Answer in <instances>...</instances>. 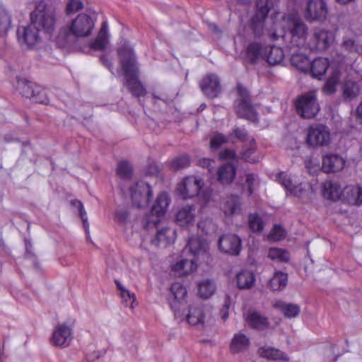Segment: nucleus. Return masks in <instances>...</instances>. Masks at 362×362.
Instances as JSON below:
<instances>
[{
	"mask_svg": "<svg viewBox=\"0 0 362 362\" xmlns=\"http://www.w3.org/2000/svg\"><path fill=\"white\" fill-rule=\"evenodd\" d=\"M133 173V168L131 164L126 161L122 160L119 163L117 168V174L122 179L131 178Z\"/></svg>",
	"mask_w": 362,
	"mask_h": 362,
	"instance_id": "nucleus-47",
	"label": "nucleus"
},
{
	"mask_svg": "<svg viewBox=\"0 0 362 362\" xmlns=\"http://www.w3.org/2000/svg\"><path fill=\"white\" fill-rule=\"evenodd\" d=\"M272 0H257L254 15L250 19V27L255 36L260 37L264 31V21L273 7Z\"/></svg>",
	"mask_w": 362,
	"mask_h": 362,
	"instance_id": "nucleus-7",
	"label": "nucleus"
},
{
	"mask_svg": "<svg viewBox=\"0 0 362 362\" xmlns=\"http://www.w3.org/2000/svg\"><path fill=\"white\" fill-rule=\"evenodd\" d=\"M344 165V159L337 154H327L322 157V170L326 173L339 172Z\"/></svg>",
	"mask_w": 362,
	"mask_h": 362,
	"instance_id": "nucleus-22",
	"label": "nucleus"
},
{
	"mask_svg": "<svg viewBox=\"0 0 362 362\" xmlns=\"http://www.w3.org/2000/svg\"><path fill=\"white\" fill-rule=\"evenodd\" d=\"M129 216V214L127 211L119 210L115 214V218L118 222H119L121 223H124L127 221Z\"/></svg>",
	"mask_w": 362,
	"mask_h": 362,
	"instance_id": "nucleus-60",
	"label": "nucleus"
},
{
	"mask_svg": "<svg viewBox=\"0 0 362 362\" xmlns=\"http://www.w3.org/2000/svg\"><path fill=\"white\" fill-rule=\"evenodd\" d=\"M208 249V243L204 238L191 237L182 252L183 257L173 266V270L178 276L189 274L197 269V260L199 256L204 255Z\"/></svg>",
	"mask_w": 362,
	"mask_h": 362,
	"instance_id": "nucleus-3",
	"label": "nucleus"
},
{
	"mask_svg": "<svg viewBox=\"0 0 362 362\" xmlns=\"http://www.w3.org/2000/svg\"><path fill=\"white\" fill-rule=\"evenodd\" d=\"M274 308L279 309L287 318L296 317L300 312V308L298 305L284 301L276 302Z\"/></svg>",
	"mask_w": 362,
	"mask_h": 362,
	"instance_id": "nucleus-34",
	"label": "nucleus"
},
{
	"mask_svg": "<svg viewBox=\"0 0 362 362\" xmlns=\"http://www.w3.org/2000/svg\"><path fill=\"white\" fill-rule=\"evenodd\" d=\"M342 198L350 205H361L362 187L358 185L346 186L342 191Z\"/></svg>",
	"mask_w": 362,
	"mask_h": 362,
	"instance_id": "nucleus-24",
	"label": "nucleus"
},
{
	"mask_svg": "<svg viewBox=\"0 0 362 362\" xmlns=\"http://www.w3.org/2000/svg\"><path fill=\"white\" fill-rule=\"evenodd\" d=\"M107 23L104 21L101 25L96 38L90 42V49L100 51L105 49L107 44Z\"/></svg>",
	"mask_w": 362,
	"mask_h": 362,
	"instance_id": "nucleus-29",
	"label": "nucleus"
},
{
	"mask_svg": "<svg viewBox=\"0 0 362 362\" xmlns=\"http://www.w3.org/2000/svg\"><path fill=\"white\" fill-rule=\"evenodd\" d=\"M286 237V231L280 225H275L269 234V238L278 241Z\"/></svg>",
	"mask_w": 362,
	"mask_h": 362,
	"instance_id": "nucleus-58",
	"label": "nucleus"
},
{
	"mask_svg": "<svg viewBox=\"0 0 362 362\" xmlns=\"http://www.w3.org/2000/svg\"><path fill=\"white\" fill-rule=\"evenodd\" d=\"M100 59L102 64L112 72L113 65L111 61L105 55H102Z\"/></svg>",
	"mask_w": 362,
	"mask_h": 362,
	"instance_id": "nucleus-63",
	"label": "nucleus"
},
{
	"mask_svg": "<svg viewBox=\"0 0 362 362\" xmlns=\"http://www.w3.org/2000/svg\"><path fill=\"white\" fill-rule=\"evenodd\" d=\"M255 149L256 142L255 140L252 138L250 140V146L247 148H245L242 152V159L250 163H255L257 160L254 157H252V154L255 153Z\"/></svg>",
	"mask_w": 362,
	"mask_h": 362,
	"instance_id": "nucleus-50",
	"label": "nucleus"
},
{
	"mask_svg": "<svg viewBox=\"0 0 362 362\" xmlns=\"http://www.w3.org/2000/svg\"><path fill=\"white\" fill-rule=\"evenodd\" d=\"M30 21L44 35L45 39L51 37L57 21L54 10L40 4L30 13Z\"/></svg>",
	"mask_w": 362,
	"mask_h": 362,
	"instance_id": "nucleus-4",
	"label": "nucleus"
},
{
	"mask_svg": "<svg viewBox=\"0 0 362 362\" xmlns=\"http://www.w3.org/2000/svg\"><path fill=\"white\" fill-rule=\"evenodd\" d=\"M199 86L204 94L210 98H214L221 92L218 77L215 74H209L200 81Z\"/></svg>",
	"mask_w": 362,
	"mask_h": 362,
	"instance_id": "nucleus-19",
	"label": "nucleus"
},
{
	"mask_svg": "<svg viewBox=\"0 0 362 362\" xmlns=\"http://www.w3.org/2000/svg\"><path fill=\"white\" fill-rule=\"evenodd\" d=\"M236 279L238 286L240 289L250 288L255 281V276L254 274L248 270L240 272L237 274Z\"/></svg>",
	"mask_w": 362,
	"mask_h": 362,
	"instance_id": "nucleus-39",
	"label": "nucleus"
},
{
	"mask_svg": "<svg viewBox=\"0 0 362 362\" xmlns=\"http://www.w3.org/2000/svg\"><path fill=\"white\" fill-rule=\"evenodd\" d=\"M290 23L291 42L293 46L300 47L305 44L308 27L301 20L294 17L290 18Z\"/></svg>",
	"mask_w": 362,
	"mask_h": 362,
	"instance_id": "nucleus-16",
	"label": "nucleus"
},
{
	"mask_svg": "<svg viewBox=\"0 0 362 362\" xmlns=\"http://www.w3.org/2000/svg\"><path fill=\"white\" fill-rule=\"evenodd\" d=\"M175 238V230L165 227L158 230L156 237L151 240V243L158 247H166L173 243Z\"/></svg>",
	"mask_w": 362,
	"mask_h": 362,
	"instance_id": "nucleus-23",
	"label": "nucleus"
},
{
	"mask_svg": "<svg viewBox=\"0 0 362 362\" xmlns=\"http://www.w3.org/2000/svg\"><path fill=\"white\" fill-rule=\"evenodd\" d=\"M203 186V181L194 176L185 177L183 181L178 184L177 187V194L182 199H186L197 196Z\"/></svg>",
	"mask_w": 362,
	"mask_h": 362,
	"instance_id": "nucleus-13",
	"label": "nucleus"
},
{
	"mask_svg": "<svg viewBox=\"0 0 362 362\" xmlns=\"http://www.w3.org/2000/svg\"><path fill=\"white\" fill-rule=\"evenodd\" d=\"M288 284V274L281 271L274 272L272 278L269 281V286L274 291L284 290Z\"/></svg>",
	"mask_w": 362,
	"mask_h": 362,
	"instance_id": "nucleus-35",
	"label": "nucleus"
},
{
	"mask_svg": "<svg viewBox=\"0 0 362 362\" xmlns=\"http://www.w3.org/2000/svg\"><path fill=\"white\" fill-rule=\"evenodd\" d=\"M266 49L267 52L265 54L264 59H266L269 65L274 66L282 62L284 53L281 48L276 46L266 45Z\"/></svg>",
	"mask_w": 362,
	"mask_h": 362,
	"instance_id": "nucleus-33",
	"label": "nucleus"
},
{
	"mask_svg": "<svg viewBox=\"0 0 362 362\" xmlns=\"http://www.w3.org/2000/svg\"><path fill=\"white\" fill-rule=\"evenodd\" d=\"M245 177L243 188L247 190L249 195H251L255 191V185L257 176L253 173H247Z\"/></svg>",
	"mask_w": 362,
	"mask_h": 362,
	"instance_id": "nucleus-55",
	"label": "nucleus"
},
{
	"mask_svg": "<svg viewBox=\"0 0 362 362\" xmlns=\"http://www.w3.org/2000/svg\"><path fill=\"white\" fill-rule=\"evenodd\" d=\"M341 48L349 53L356 52L358 51V45L353 38L346 37L343 39Z\"/></svg>",
	"mask_w": 362,
	"mask_h": 362,
	"instance_id": "nucleus-56",
	"label": "nucleus"
},
{
	"mask_svg": "<svg viewBox=\"0 0 362 362\" xmlns=\"http://www.w3.org/2000/svg\"><path fill=\"white\" fill-rule=\"evenodd\" d=\"M218 247L221 252L235 256L239 255L241 250V240L237 235L224 234L219 238Z\"/></svg>",
	"mask_w": 362,
	"mask_h": 362,
	"instance_id": "nucleus-15",
	"label": "nucleus"
},
{
	"mask_svg": "<svg viewBox=\"0 0 362 362\" xmlns=\"http://www.w3.org/2000/svg\"><path fill=\"white\" fill-rule=\"evenodd\" d=\"M240 197L237 195H230L226 198L221 209L226 216H232L240 212Z\"/></svg>",
	"mask_w": 362,
	"mask_h": 362,
	"instance_id": "nucleus-31",
	"label": "nucleus"
},
{
	"mask_svg": "<svg viewBox=\"0 0 362 362\" xmlns=\"http://www.w3.org/2000/svg\"><path fill=\"white\" fill-rule=\"evenodd\" d=\"M134 206L138 208L147 206L153 197L151 187L143 180L134 182L129 188Z\"/></svg>",
	"mask_w": 362,
	"mask_h": 362,
	"instance_id": "nucleus-9",
	"label": "nucleus"
},
{
	"mask_svg": "<svg viewBox=\"0 0 362 362\" xmlns=\"http://www.w3.org/2000/svg\"><path fill=\"white\" fill-rule=\"evenodd\" d=\"M306 141L312 146H327L330 141L329 131L324 125L310 126L308 130Z\"/></svg>",
	"mask_w": 362,
	"mask_h": 362,
	"instance_id": "nucleus-12",
	"label": "nucleus"
},
{
	"mask_svg": "<svg viewBox=\"0 0 362 362\" xmlns=\"http://www.w3.org/2000/svg\"><path fill=\"white\" fill-rule=\"evenodd\" d=\"M195 218V209L192 206H186L180 209L175 217L177 224L181 227L189 228L193 225Z\"/></svg>",
	"mask_w": 362,
	"mask_h": 362,
	"instance_id": "nucleus-25",
	"label": "nucleus"
},
{
	"mask_svg": "<svg viewBox=\"0 0 362 362\" xmlns=\"http://www.w3.org/2000/svg\"><path fill=\"white\" fill-rule=\"evenodd\" d=\"M238 98L234 102V108L238 117L252 122H257L258 114L255 105L251 101V96L246 88L242 84L237 85Z\"/></svg>",
	"mask_w": 362,
	"mask_h": 362,
	"instance_id": "nucleus-5",
	"label": "nucleus"
},
{
	"mask_svg": "<svg viewBox=\"0 0 362 362\" xmlns=\"http://www.w3.org/2000/svg\"><path fill=\"white\" fill-rule=\"evenodd\" d=\"M120 64L124 72V85L135 97L140 98L146 94V90L139 79V68L133 48L124 42L118 49Z\"/></svg>",
	"mask_w": 362,
	"mask_h": 362,
	"instance_id": "nucleus-2",
	"label": "nucleus"
},
{
	"mask_svg": "<svg viewBox=\"0 0 362 362\" xmlns=\"http://www.w3.org/2000/svg\"><path fill=\"white\" fill-rule=\"evenodd\" d=\"M291 63L302 72H308L310 70L311 62L308 57L303 53H293L291 57Z\"/></svg>",
	"mask_w": 362,
	"mask_h": 362,
	"instance_id": "nucleus-37",
	"label": "nucleus"
},
{
	"mask_svg": "<svg viewBox=\"0 0 362 362\" xmlns=\"http://www.w3.org/2000/svg\"><path fill=\"white\" fill-rule=\"evenodd\" d=\"M327 15V6L325 0H309L305 18L309 21H323Z\"/></svg>",
	"mask_w": 362,
	"mask_h": 362,
	"instance_id": "nucleus-14",
	"label": "nucleus"
},
{
	"mask_svg": "<svg viewBox=\"0 0 362 362\" xmlns=\"http://www.w3.org/2000/svg\"><path fill=\"white\" fill-rule=\"evenodd\" d=\"M276 180L284 187L286 195L300 197L304 191L302 183L297 182L291 175L286 172L279 173L276 175Z\"/></svg>",
	"mask_w": 362,
	"mask_h": 362,
	"instance_id": "nucleus-17",
	"label": "nucleus"
},
{
	"mask_svg": "<svg viewBox=\"0 0 362 362\" xmlns=\"http://www.w3.org/2000/svg\"><path fill=\"white\" fill-rule=\"evenodd\" d=\"M342 97L344 99L351 101L356 98L360 93L358 84L353 81L346 80L341 86Z\"/></svg>",
	"mask_w": 362,
	"mask_h": 362,
	"instance_id": "nucleus-36",
	"label": "nucleus"
},
{
	"mask_svg": "<svg viewBox=\"0 0 362 362\" xmlns=\"http://www.w3.org/2000/svg\"><path fill=\"white\" fill-rule=\"evenodd\" d=\"M83 8V3L81 0H68L65 13L66 16L80 11Z\"/></svg>",
	"mask_w": 362,
	"mask_h": 362,
	"instance_id": "nucleus-52",
	"label": "nucleus"
},
{
	"mask_svg": "<svg viewBox=\"0 0 362 362\" xmlns=\"http://www.w3.org/2000/svg\"><path fill=\"white\" fill-rule=\"evenodd\" d=\"M334 40V33L328 30L315 28L308 42L311 51L322 52L327 49Z\"/></svg>",
	"mask_w": 362,
	"mask_h": 362,
	"instance_id": "nucleus-10",
	"label": "nucleus"
},
{
	"mask_svg": "<svg viewBox=\"0 0 362 362\" xmlns=\"http://www.w3.org/2000/svg\"><path fill=\"white\" fill-rule=\"evenodd\" d=\"M216 286L210 280L203 281L199 284V295L202 298H210L215 292Z\"/></svg>",
	"mask_w": 362,
	"mask_h": 362,
	"instance_id": "nucleus-44",
	"label": "nucleus"
},
{
	"mask_svg": "<svg viewBox=\"0 0 362 362\" xmlns=\"http://www.w3.org/2000/svg\"><path fill=\"white\" fill-rule=\"evenodd\" d=\"M295 107L302 118H314L320 110L316 91L311 90L300 95L295 101Z\"/></svg>",
	"mask_w": 362,
	"mask_h": 362,
	"instance_id": "nucleus-6",
	"label": "nucleus"
},
{
	"mask_svg": "<svg viewBox=\"0 0 362 362\" xmlns=\"http://www.w3.org/2000/svg\"><path fill=\"white\" fill-rule=\"evenodd\" d=\"M212 161H213L212 160L209 159V158H202V159L199 160V163L202 167L206 168H209V167L211 165V163Z\"/></svg>",
	"mask_w": 362,
	"mask_h": 362,
	"instance_id": "nucleus-64",
	"label": "nucleus"
},
{
	"mask_svg": "<svg viewBox=\"0 0 362 362\" xmlns=\"http://www.w3.org/2000/svg\"><path fill=\"white\" fill-rule=\"evenodd\" d=\"M170 292L174 296V299L170 303L172 310L174 311L176 318L183 320V317L180 315V308L178 304L185 299L187 296V291L186 288L180 283L175 282L172 284L170 287Z\"/></svg>",
	"mask_w": 362,
	"mask_h": 362,
	"instance_id": "nucleus-21",
	"label": "nucleus"
},
{
	"mask_svg": "<svg viewBox=\"0 0 362 362\" xmlns=\"http://www.w3.org/2000/svg\"><path fill=\"white\" fill-rule=\"evenodd\" d=\"M236 174V168L232 163L221 165L218 170V180L223 185L230 184Z\"/></svg>",
	"mask_w": 362,
	"mask_h": 362,
	"instance_id": "nucleus-30",
	"label": "nucleus"
},
{
	"mask_svg": "<svg viewBox=\"0 0 362 362\" xmlns=\"http://www.w3.org/2000/svg\"><path fill=\"white\" fill-rule=\"evenodd\" d=\"M328 67L329 62L327 59L318 57L311 62L309 71L314 78L320 79L326 73Z\"/></svg>",
	"mask_w": 362,
	"mask_h": 362,
	"instance_id": "nucleus-32",
	"label": "nucleus"
},
{
	"mask_svg": "<svg viewBox=\"0 0 362 362\" xmlns=\"http://www.w3.org/2000/svg\"><path fill=\"white\" fill-rule=\"evenodd\" d=\"M35 85V83L25 78L18 79L17 81V89L23 97L29 99L32 98V90Z\"/></svg>",
	"mask_w": 362,
	"mask_h": 362,
	"instance_id": "nucleus-43",
	"label": "nucleus"
},
{
	"mask_svg": "<svg viewBox=\"0 0 362 362\" xmlns=\"http://www.w3.org/2000/svg\"><path fill=\"white\" fill-rule=\"evenodd\" d=\"M185 317L187 322L191 325H202L205 318L202 304L194 303L189 306V313Z\"/></svg>",
	"mask_w": 362,
	"mask_h": 362,
	"instance_id": "nucleus-26",
	"label": "nucleus"
},
{
	"mask_svg": "<svg viewBox=\"0 0 362 362\" xmlns=\"http://www.w3.org/2000/svg\"><path fill=\"white\" fill-rule=\"evenodd\" d=\"M268 257L275 261L286 262L289 260L290 255L284 249L272 247L269 250Z\"/></svg>",
	"mask_w": 362,
	"mask_h": 362,
	"instance_id": "nucleus-45",
	"label": "nucleus"
},
{
	"mask_svg": "<svg viewBox=\"0 0 362 362\" xmlns=\"http://www.w3.org/2000/svg\"><path fill=\"white\" fill-rule=\"evenodd\" d=\"M32 92L33 95L30 100H32L33 102L42 104H47L49 103V99L47 96L46 90L40 86L35 84Z\"/></svg>",
	"mask_w": 362,
	"mask_h": 362,
	"instance_id": "nucleus-46",
	"label": "nucleus"
},
{
	"mask_svg": "<svg viewBox=\"0 0 362 362\" xmlns=\"http://www.w3.org/2000/svg\"><path fill=\"white\" fill-rule=\"evenodd\" d=\"M341 76V72L338 69H334L331 76L327 78L322 87V91L326 95H332L337 90Z\"/></svg>",
	"mask_w": 362,
	"mask_h": 362,
	"instance_id": "nucleus-38",
	"label": "nucleus"
},
{
	"mask_svg": "<svg viewBox=\"0 0 362 362\" xmlns=\"http://www.w3.org/2000/svg\"><path fill=\"white\" fill-rule=\"evenodd\" d=\"M246 321L250 327L255 329L264 330L269 326L267 317L256 311L249 312L246 317Z\"/></svg>",
	"mask_w": 362,
	"mask_h": 362,
	"instance_id": "nucleus-28",
	"label": "nucleus"
},
{
	"mask_svg": "<svg viewBox=\"0 0 362 362\" xmlns=\"http://www.w3.org/2000/svg\"><path fill=\"white\" fill-rule=\"evenodd\" d=\"M259 354L262 357L272 360H282L288 361L289 360L287 355L278 349L272 347H261L259 349Z\"/></svg>",
	"mask_w": 362,
	"mask_h": 362,
	"instance_id": "nucleus-41",
	"label": "nucleus"
},
{
	"mask_svg": "<svg viewBox=\"0 0 362 362\" xmlns=\"http://www.w3.org/2000/svg\"><path fill=\"white\" fill-rule=\"evenodd\" d=\"M18 41L23 48H34L45 38L40 30L30 21L25 27L18 28L16 32Z\"/></svg>",
	"mask_w": 362,
	"mask_h": 362,
	"instance_id": "nucleus-8",
	"label": "nucleus"
},
{
	"mask_svg": "<svg viewBox=\"0 0 362 362\" xmlns=\"http://www.w3.org/2000/svg\"><path fill=\"white\" fill-rule=\"evenodd\" d=\"M11 27V17L0 3V36H4Z\"/></svg>",
	"mask_w": 362,
	"mask_h": 362,
	"instance_id": "nucleus-42",
	"label": "nucleus"
},
{
	"mask_svg": "<svg viewBox=\"0 0 362 362\" xmlns=\"http://www.w3.org/2000/svg\"><path fill=\"white\" fill-rule=\"evenodd\" d=\"M73 339L72 329L65 323L57 326L53 330L50 341L56 346L66 347Z\"/></svg>",
	"mask_w": 362,
	"mask_h": 362,
	"instance_id": "nucleus-18",
	"label": "nucleus"
},
{
	"mask_svg": "<svg viewBox=\"0 0 362 362\" xmlns=\"http://www.w3.org/2000/svg\"><path fill=\"white\" fill-rule=\"evenodd\" d=\"M267 50L266 45L257 41L250 42L245 49V59L250 64H255L260 59H264Z\"/></svg>",
	"mask_w": 362,
	"mask_h": 362,
	"instance_id": "nucleus-20",
	"label": "nucleus"
},
{
	"mask_svg": "<svg viewBox=\"0 0 362 362\" xmlns=\"http://www.w3.org/2000/svg\"><path fill=\"white\" fill-rule=\"evenodd\" d=\"M354 115L357 122L360 124H362V101L359 103L355 110Z\"/></svg>",
	"mask_w": 362,
	"mask_h": 362,
	"instance_id": "nucleus-62",
	"label": "nucleus"
},
{
	"mask_svg": "<svg viewBox=\"0 0 362 362\" xmlns=\"http://www.w3.org/2000/svg\"><path fill=\"white\" fill-rule=\"evenodd\" d=\"M190 160L189 156H181L173 160L170 168L174 170H178L185 168L189 165Z\"/></svg>",
	"mask_w": 362,
	"mask_h": 362,
	"instance_id": "nucleus-53",
	"label": "nucleus"
},
{
	"mask_svg": "<svg viewBox=\"0 0 362 362\" xmlns=\"http://www.w3.org/2000/svg\"><path fill=\"white\" fill-rule=\"evenodd\" d=\"M249 227L255 233L262 232L264 228L262 218L257 214H250L249 216Z\"/></svg>",
	"mask_w": 362,
	"mask_h": 362,
	"instance_id": "nucleus-48",
	"label": "nucleus"
},
{
	"mask_svg": "<svg viewBox=\"0 0 362 362\" xmlns=\"http://www.w3.org/2000/svg\"><path fill=\"white\" fill-rule=\"evenodd\" d=\"M228 139L231 141H234V139L245 142L249 140V135L246 129L240 127H235L233 132L228 134Z\"/></svg>",
	"mask_w": 362,
	"mask_h": 362,
	"instance_id": "nucleus-49",
	"label": "nucleus"
},
{
	"mask_svg": "<svg viewBox=\"0 0 362 362\" xmlns=\"http://www.w3.org/2000/svg\"><path fill=\"white\" fill-rule=\"evenodd\" d=\"M120 296L122 298V302L125 304L126 306H130L133 308V303L136 300L135 295L129 291H122V293H120Z\"/></svg>",
	"mask_w": 362,
	"mask_h": 362,
	"instance_id": "nucleus-59",
	"label": "nucleus"
},
{
	"mask_svg": "<svg viewBox=\"0 0 362 362\" xmlns=\"http://www.w3.org/2000/svg\"><path fill=\"white\" fill-rule=\"evenodd\" d=\"M212 221L209 218L201 220L197 223V229L200 232L201 235H207L210 230L212 229Z\"/></svg>",
	"mask_w": 362,
	"mask_h": 362,
	"instance_id": "nucleus-57",
	"label": "nucleus"
},
{
	"mask_svg": "<svg viewBox=\"0 0 362 362\" xmlns=\"http://www.w3.org/2000/svg\"><path fill=\"white\" fill-rule=\"evenodd\" d=\"M170 199L166 192L159 194L154 202L151 214L146 218V227H151V225L156 226L160 222V218L163 216L168 209Z\"/></svg>",
	"mask_w": 362,
	"mask_h": 362,
	"instance_id": "nucleus-11",
	"label": "nucleus"
},
{
	"mask_svg": "<svg viewBox=\"0 0 362 362\" xmlns=\"http://www.w3.org/2000/svg\"><path fill=\"white\" fill-rule=\"evenodd\" d=\"M71 204L75 206L76 208H78V211H79V215H80V217L83 221V227L86 231V233H88V229H89V224H88V216H87V214L85 211V209L83 207V203L79 201V200H77V199H74L72 200L71 202Z\"/></svg>",
	"mask_w": 362,
	"mask_h": 362,
	"instance_id": "nucleus-51",
	"label": "nucleus"
},
{
	"mask_svg": "<svg viewBox=\"0 0 362 362\" xmlns=\"http://www.w3.org/2000/svg\"><path fill=\"white\" fill-rule=\"evenodd\" d=\"M342 191L337 182L327 181L324 184V196L332 200H337L342 197Z\"/></svg>",
	"mask_w": 362,
	"mask_h": 362,
	"instance_id": "nucleus-40",
	"label": "nucleus"
},
{
	"mask_svg": "<svg viewBox=\"0 0 362 362\" xmlns=\"http://www.w3.org/2000/svg\"><path fill=\"white\" fill-rule=\"evenodd\" d=\"M97 21L94 13H81L64 26L61 27L55 37L58 47H65L76 39H81L92 35Z\"/></svg>",
	"mask_w": 362,
	"mask_h": 362,
	"instance_id": "nucleus-1",
	"label": "nucleus"
},
{
	"mask_svg": "<svg viewBox=\"0 0 362 362\" xmlns=\"http://www.w3.org/2000/svg\"><path fill=\"white\" fill-rule=\"evenodd\" d=\"M250 344V339L243 333L235 334L230 343V351L233 354H238L248 349Z\"/></svg>",
	"mask_w": 362,
	"mask_h": 362,
	"instance_id": "nucleus-27",
	"label": "nucleus"
},
{
	"mask_svg": "<svg viewBox=\"0 0 362 362\" xmlns=\"http://www.w3.org/2000/svg\"><path fill=\"white\" fill-rule=\"evenodd\" d=\"M235 151L230 149H225L220 153V158L221 159H235Z\"/></svg>",
	"mask_w": 362,
	"mask_h": 362,
	"instance_id": "nucleus-61",
	"label": "nucleus"
},
{
	"mask_svg": "<svg viewBox=\"0 0 362 362\" xmlns=\"http://www.w3.org/2000/svg\"><path fill=\"white\" fill-rule=\"evenodd\" d=\"M230 140L223 134L216 132L211 139L210 146L211 148H218L222 144L226 143Z\"/></svg>",
	"mask_w": 362,
	"mask_h": 362,
	"instance_id": "nucleus-54",
	"label": "nucleus"
}]
</instances>
